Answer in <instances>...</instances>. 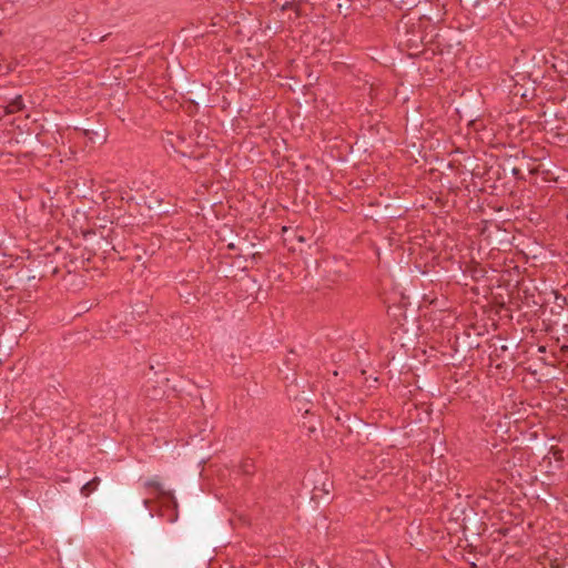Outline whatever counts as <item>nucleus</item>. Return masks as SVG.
<instances>
[{
    "mask_svg": "<svg viewBox=\"0 0 568 568\" xmlns=\"http://www.w3.org/2000/svg\"><path fill=\"white\" fill-rule=\"evenodd\" d=\"M518 271L499 268V288L505 284L507 292V301H505L501 293H499V322L507 321L508 323L513 320L514 302L511 301L513 294L517 291L518 284Z\"/></svg>",
    "mask_w": 568,
    "mask_h": 568,
    "instance_id": "1",
    "label": "nucleus"
},
{
    "mask_svg": "<svg viewBox=\"0 0 568 568\" xmlns=\"http://www.w3.org/2000/svg\"><path fill=\"white\" fill-rule=\"evenodd\" d=\"M526 164L523 151L515 144L506 145L499 142V170L504 175L510 173L516 179L521 178V168Z\"/></svg>",
    "mask_w": 568,
    "mask_h": 568,
    "instance_id": "2",
    "label": "nucleus"
},
{
    "mask_svg": "<svg viewBox=\"0 0 568 568\" xmlns=\"http://www.w3.org/2000/svg\"><path fill=\"white\" fill-rule=\"evenodd\" d=\"M258 241L257 236L246 235L245 237L237 239L235 242H232L227 245L230 250L237 251L236 255L237 260H243V268L246 270L248 264L252 266L258 262L261 258V253L258 251V245L256 243Z\"/></svg>",
    "mask_w": 568,
    "mask_h": 568,
    "instance_id": "3",
    "label": "nucleus"
},
{
    "mask_svg": "<svg viewBox=\"0 0 568 568\" xmlns=\"http://www.w3.org/2000/svg\"><path fill=\"white\" fill-rule=\"evenodd\" d=\"M149 499L139 496L134 491H125L123 493L118 500V510L121 514L128 515L132 514L134 510L140 509L141 507L148 508Z\"/></svg>",
    "mask_w": 568,
    "mask_h": 568,
    "instance_id": "4",
    "label": "nucleus"
},
{
    "mask_svg": "<svg viewBox=\"0 0 568 568\" xmlns=\"http://www.w3.org/2000/svg\"><path fill=\"white\" fill-rule=\"evenodd\" d=\"M170 135L171 138L168 139V142L176 153L181 154L182 156H196L195 152L192 150V139H186L180 134Z\"/></svg>",
    "mask_w": 568,
    "mask_h": 568,
    "instance_id": "5",
    "label": "nucleus"
},
{
    "mask_svg": "<svg viewBox=\"0 0 568 568\" xmlns=\"http://www.w3.org/2000/svg\"><path fill=\"white\" fill-rule=\"evenodd\" d=\"M80 130L92 143L103 144L106 142L108 130L103 124L92 125L91 128Z\"/></svg>",
    "mask_w": 568,
    "mask_h": 568,
    "instance_id": "6",
    "label": "nucleus"
},
{
    "mask_svg": "<svg viewBox=\"0 0 568 568\" xmlns=\"http://www.w3.org/2000/svg\"><path fill=\"white\" fill-rule=\"evenodd\" d=\"M207 90L204 84H194L190 87L185 93L186 100L193 105H197L199 103L207 102Z\"/></svg>",
    "mask_w": 568,
    "mask_h": 568,
    "instance_id": "7",
    "label": "nucleus"
},
{
    "mask_svg": "<svg viewBox=\"0 0 568 568\" xmlns=\"http://www.w3.org/2000/svg\"><path fill=\"white\" fill-rule=\"evenodd\" d=\"M422 39L414 33H406V37L400 41V45L408 50L409 55H417L422 52Z\"/></svg>",
    "mask_w": 568,
    "mask_h": 568,
    "instance_id": "8",
    "label": "nucleus"
},
{
    "mask_svg": "<svg viewBox=\"0 0 568 568\" xmlns=\"http://www.w3.org/2000/svg\"><path fill=\"white\" fill-rule=\"evenodd\" d=\"M144 205L149 211H153L159 214L166 213V210L162 207V199L156 195H151L150 197L144 199Z\"/></svg>",
    "mask_w": 568,
    "mask_h": 568,
    "instance_id": "9",
    "label": "nucleus"
},
{
    "mask_svg": "<svg viewBox=\"0 0 568 568\" xmlns=\"http://www.w3.org/2000/svg\"><path fill=\"white\" fill-rule=\"evenodd\" d=\"M4 106L9 114H12V113L23 110L24 103L22 100V95H17L9 104H7Z\"/></svg>",
    "mask_w": 568,
    "mask_h": 568,
    "instance_id": "10",
    "label": "nucleus"
},
{
    "mask_svg": "<svg viewBox=\"0 0 568 568\" xmlns=\"http://www.w3.org/2000/svg\"><path fill=\"white\" fill-rule=\"evenodd\" d=\"M514 236L506 229H501L499 226V245L504 248L509 247L511 245Z\"/></svg>",
    "mask_w": 568,
    "mask_h": 568,
    "instance_id": "11",
    "label": "nucleus"
},
{
    "mask_svg": "<svg viewBox=\"0 0 568 568\" xmlns=\"http://www.w3.org/2000/svg\"><path fill=\"white\" fill-rule=\"evenodd\" d=\"M100 479L98 477H94L92 480L84 484L81 488V493L84 496H89L92 490H94L99 484Z\"/></svg>",
    "mask_w": 568,
    "mask_h": 568,
    "instance_id": "12",
    "label": "nucleus"
},
{
    "mask_svg": "<svg viewBox=\"0 0 568 568\" xmlns=\"http://www.w3.org/2000/svg\"><path fill=\"white\" fill-rule=\"evenodd\" d=\"M241 470L245 475H251L254 471V462L252 459H244L241 463Z\"/></svg>",
    "mask_w": 568,
    "mask_h": 568,
    "instance_id": "13",
    "label": "nucleus"
},
{
    "mask_svg": "<svg viewBox=\"0 0 568 568\" xmlns=\"http://www.w3.org/2000/svg\"><path fill=\"white\" fill-rule=\"evenodd\" d=\"M145 487H152V488H154L156 490H161V484L155 481V480H148L145 483Z\"/></svg>",
    "mask_w": 568,
    "mask_h": 568,
    "instance_id": "14",
    "label": "nucleus"
},
{
    "mask_svg": "<svg viewBox=\"0 0 568 568\" xmlns=\"http://www.w3.org/2000/svg\"><path fill=\"white\" fill-rule=\"evenodd\" d=\"M551 452L556 458V460H561L562 459V453L561 450L559 449H555V448H551Z\"/></svg>",
    "mask_w": 568,
    "mask_h": 568,
    "instance_id": "15",
    "label": "nucleus"
},
{
    "mask_svg": "<svg viewBox=\"0 0 568 568\" xmlns=\"http://www.w3.org/2000/svg\"><path fill=\"white\" fill-rule=\"evenodd\" d=\"M8 114L9 113H8L7 109H6V106H0V120L2 118H4L6 115H8Z\"/></svg>",
    "mask_w": 568,
    "mask_h": 568,
    "instance_id": "16",
    "label": "nucleus"
},
{
    "mask_svg": "<svg viewBox=\"0 0 568 568\" xmlns=\"http://www.w3.org/2000/svg\"><path fill=\"white\" fill-rule=\"evenodd\" d=\"M556 298L559 300V302H566V297L561 295H557Z\"/></svg>",
    "mask_w": 568,
    "mask_h": 568,
    "instance_id": "17",
    "label": "nucleus"
},
{
    "mask_svg": "<svg viewBox=\"0 0 568 568\" xmlns=\"http://www.w3.org/2000/svg\"><path fill=\"white\" fill-rule=\"evenodd\" d=\"M556 298L559 300V302H566V297L561 295H557Z\"/></svg>",
    "mask_w": 568,
    "mask_h": 568,
    "instance_id": "18",
    "label": "nucleus"
},
{
    "mask_svg": "<svg viewBox=\"0 0 568 568\" xmlns=\"http://www.w3.org/2000/svg\"><path fill=\"white\" fill-rule=\"evenodd\" d=\"M539 352H541V353L546 352V347L545 346H540L539 347Z\"/></svg>",
    "mask_w": 568,
    "mask_h": 568,
    "instance_id": "19",
    "label": "nucleus"
},
{
    "mask_svg": "<svg viewBox=\"0 0 568 568\" xmlns=\"http://www.w3.org/2000/svg\"><path fill=\"white\" fill-rule=\"evenodd\" d=\"M498 532H499V535H500V534H504V535H505V534H506V530H504V529L499 528V529H498Z\"/></svg>",
    "mask_w": 568,
    "mask_h": 568,
    "instance_id": "20",
    "label": "nucleus"
},
{
    "mask_svg": "<svg viewBox=\"0 0 568 568\" xmlns=\"http://www.w3.org/2000/svg\"><path fill=\"white\" fill-rule=\"evenodd\" d=\"M4 476H6L4 471H0V478H2Z\"/></svg>",
    "mask_w": 568,
    "mask_h": 568,
    "instance_id": "21",
    "label": "nucleus"
},
{
    "mask_svg": "<svg viewBox=\"0 0 568 568\" xmlns=\"http://www.w3.org/2000/svg\"><path fill=\"white\" fill-rule=\"evenodd\" d=\"M500 348H501L503 351H506V349H507V346L503 345V346H500Z\"/></svg>",
    "mask_w": 568,
    "mask_h": 568,
    "instance_id": "22",
    "label": "nucleus"
},
{
    "mask_svg": "<svg viewBox=\"0 0 568 568\" xmlns=\"http://www.w3.org/2000/svg\"><path fill=\"white\" fill-rule=\"evenodd\" d=\"M306 568H313V564H310ZM315 568H318L317 566Z\"/></svg>",
    "mask_w": 568,
    "mask_h": 568,
    "instance_id": "23",
    "label": "nucleus"
}]
</instances>
